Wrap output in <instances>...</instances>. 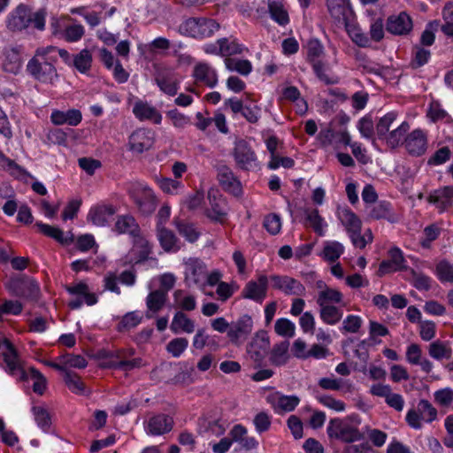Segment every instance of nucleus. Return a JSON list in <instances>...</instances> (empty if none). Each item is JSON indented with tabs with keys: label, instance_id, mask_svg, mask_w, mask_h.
Wrapping results in <instances>:
<instances>
[{
	"label": "nucleus",
	"instance_id": "1",
	"mask_svg": "<svg viewBox=\"0 0 453 453\" xmlns=\"http://www.w3.org/2000/svg\"><path fill=\"white\" fill-rule=\"evenodd\" d=\"M2 359L4 363L3 367L4 372L14 378L17 382H28L29 378L35 381H39V376L45 377L39 370L30 366L26 370L24 362L15 346L5 337H2Z\"/></svg>",
	"mask_w": 453,
	"mask_h": 453
},
{
	"label": "nucleus",
	"instance_id": "2",
	"mask_svg": "<svg viewBox=\"0 0 453 453\" xmlns=\"http://www.w3.org/2000/svg\"><path fill=\"white\" fill-rule=\"evenodd\" d=\"M4 287L11 296L24 297L32 302H38L41 296L37 281L26 274L11 275Z\"/></svg>",
	"mask_w": 453,
	"mask_h": 453
},
{
	"label": "nucleus",
	"instance_id": "3",
	"mask_svg": "<svg viewBox=\"0 0 453 453\" xmlns=\"http://www.w3.org/2000/svg\"><path fill=\"white\" fill-rule=\"evenodd\" d=\"M326 434L329 439H336L345 443H352L365 439V434L356 426L339 418L330 419Z\"/></svg>",
	"mask_w": 453,
	"mask_h": 453
},
{
	"label": "nucleus",
	"instance_id": "4",
	"mask_svg": "<svg viewBox=\"0 0 453 453\" xmlns=\"http://www.w3.org/2000/svg\"><path fill=\"white\" fill-rule=\"evenodd\" d=\"M219 25L211 19L189 18L179 27V31L185 35L194 38L211 36L218 30Z\"/></svg>",
	"mask_w": 453,
	"mask_h": 453
},
{
	"label": "nucleus",
	"instance_id": "5",
	"mask_svg": "<svg viewBox=\"0 0 453 453\" xmlns=\"http://www.w3.org/2000/svg\"><path fill=\"white\" fill-rule=\"evenodd\" d=\"M56 61V57L44 60L33 57L27 65V72L40 82L53 83L54 79L58 77L57 69L54 66Z\"/></svg>",
	"mask_w": 453,
	"mask_h": 453
},
{
	"label": "nucleus",
	"instance_id": "6",
	"mask_svg": "<svg viewBox=\"0 0 453 453\" xmlns=\"http://www.w3.org/2000/svg\"><path fill=\"white\" fill-rule=\"evenodd\" d=\"M232 155L237 166L242 170L250 171L253 165H256L257 155L250 143L244 139L237 140L234 142Z\"/></svg>",
	"mask_w": 453,
	"mask_h": 453
},
{
	"label": "nucleus",
	"instance_id": "7",
	"mask_svg": "<svg viewBox=\"0 0 453 453\" xmlns=\"http://www.w3.org/2000/svg\"><path fill=\"white\" fill-rule=\"evenodd\" d=\"M253 329L252 318L244 314L236 321L231 322L230 329L227 331V336L230 342L235 346H240L251 334Z\"/></svg>",
	"mask_w": 453,
	"mask_h": 453
},
{
	"label": "nucleus",
	"instance_id": "8",
	"mask_svg": "<svg viewBox=\"0 0 453 453\" xmlns=\"http://www.w3.org/2000/svg\"><path fill=\"white\" fill-rule=\"evenodd\" d=\"M268 288V278L266 275H260L257 281H249L242 292V296L262 303L266 297Z\"/></svg>",
	"mask_w": 453,
	"mask_h": 453
},
{
	"label": "nucleus",
	"instance_id": "9",
	"mask_svg": "<svg viewBox=\"0 0 453 453\" xmlns=\"http://www.w3.org/2000/svg\"><path fill=\"white\" fill-rule=\"evenodd\" d=\"M154 80L160 90L166 95L173 96L177 94L179 81L171 70L157 67Z\"/></svg>",
	"mask_w": 453,
	"mask_h": 453
},
{
	"label": "nucleus",
	"instance_id": "10",
	"mask_svg": "<svg viewBox=\"0 0 453 453\" xmlns=\"http://www.w3.org/2000/svg\"><path fill=\"white\" fill-rule=\"evenodd\" d=\"M208 199L211 204V209H207L205 215L213 222L222 224L227 215V203L226 198L216 196V192L210 190L208 192Z\"/></svg>",
	"mask_w": 453,
	"mask_h": 453
},
{
	"label": "nucleus",
	"instance_id": "11",
	"mask_svg": "<svg viewBox=\"0 0 453 453\" xmlns=\"http://www.w3.org/2000/svg\"><path fill=\"white\" fill-rule=\"evenodd\" d=\"M32 21V15L30 8L23 4H20L11 13L6 20V27L11 31H21L27 28Z\"/></svg>",
	"mask_w": 453,
	"mask_h": 453
},
{
	"label": "nucleus",
	"instance_id": "12",
	"mask_svg": "<svg viewBox=\"0 0 453 453\" xmlns=\"http://www.w3.org/2000/svg\"><path fill=\"white\" fill-rule=\"evenodd\" d=\"M270 279L273 283V288L283 291L286 295L303 296L305 293L304 286L294 278L272 275Z\"/></svg>",
	"mask_w": 453,
	"mask_h": 453
},
{
	"label": "nucleus",
	"instance_id": "13",
	"mask_svg": "<svg viewBox=\"0 0 453 453\" xmlns=\"http://www.w3.org/2000/svg\"><path fill=\"white\" fill-rule=\"evenodd\" d=\"M412 29V20L404 12L398 15H391L388 18L386 30L395 35L409 34Z\"/></svg>",
	"mask_w": 453,
	"mask_h": 453
},
{
	"label": "nucleus",
	"instance_id": "14",
	"mask_svg": "<svg viewBox=\"0 0 453 453\" xmlns=\"http://www.w3.org/2000/svg\"><path fill=\"white\" fill-rule=\"evenodd\" d=\"M150 134V131L146 129H138L133 132L128 139L129 150L139 154L149 150L154 143Z\"/></svg>",
	"mask_w": 453,
	"mask_h": 453
},
{
	"label": "nucleus",
	"instance_id": "15",
	"mask_svg": "<svg viewBox=\"0 0 453 453\" xmlns=\"http://www.w3.org/2000/svg\"><path fill=\"white\" fill-rule=\"evenodd\" d=\"M218 179L226 191L234 196H239L242 193V184L228 166L221 165L219 167Z\"/></svg>",
	"mask_w": 453,
	"mask_h": 453
},
{
	"label": "nucleus",
	"instance_id": "16",
	"mask_svg": "<svg viewBox=\"0 0 453 453\" xmlns=\"http://www.w3.org/2000/svg\"><path fill=\"white\" fill-rule=\"evenodd\" d=\"M133 199L143 215H150L156 210L157 198L153 191L148 187L143 188L141 192L134 195Z\"/></svg>",
	"mask_w": 453,
	"mask_h": 453
},
{
	"label": "nucleus",
	"instance_id": "17",
	"mask_svg": "<svg viewBox=\"0 0 453 453\" xmlns=\"http://www.w3.org/2000/svg\"><path fill=\"white\" fill-rule=\"evenodd\" d=\"M157 237L161 248L165 252H177L182 247L180 239L174 232L165 226H157Z\"/></svg>",
	"mask_w": 453,
	"mask_h": 453
},
{
	"label": "nucleus",
	"instance_id": "18",
	"mask_svg": "<svg viewBox=\"0 0 453 453\" xmlns=\"http://www.w3.org/2000/svg\"><path fill=\"white\" fill-rule=\"evenodd\" d=\"M404 143L409 154L412 156H421L426 150V137L420 129H415L408 134Z\"/></svg>",
	"mask_w": 453,
	"mask_h": 453
},
{
	"label": "nucleus",
	"instance_id": "19",
	"mask_svg": "<svg viewBox=\"0 0 453 453\" xmlns=\"http://www.w3.org/2000/svg\"><path fill=\"white\" fill-rule=\"evenodd\" d=\"M331 17L344 25L349 23V14L352 12L350 4L346 0H326Z\"/></svg>",
	"mask_w": 453,
	"mask_h": 453
},
{
	"label": "nucleus",
	"instance_id": "20",
	"mask_svg": "<svg viewBox=\"0 0 453 453\" xmlns=\"http://www.w3.org/2000/svg\"><path fill=\"white\" fill-rule=\"evenodd\" d=\"M173 426V418L165 414L153 416L148 423L149 433L152 435H161L169 433Z\"/></svg>",
	"mask_w": 453,
	"mask_h": 453
},
{
	"label": "nucleus",
	"instance_id": "21",
	"mask_svg": "<svg viewBox=\"0 0 453 453\" xmlns=\"http://www.w3.org/2000/svg\"><path fill=\"white\" fill-rule=\"evenodd\" d=\"M452 198L453 187L445 186L432 192L428 196L427 201L430 203L435 204L441 211H444L452 205Z\"/></svg>",
	"mask_w": 453,
	"mask_h": 453
},
{
	"label": "nucleus",
	"instance_id": "22",
	"mask_svg": "<svg viewBox=\"0 0 453 453\" xmlns=\"http://www.w3.org/2000/svg\"><path fill=\"white\" fill-rule=\"evenodd\" d=\"M21 46L12 47L4 52L2 67L5 72L17 74L21 68Z\"/></svg>",
	"mask_w": 453,
	"mask_h": 453
},
{
	"label": "nucleus",
	"instance_id": "23",
	"mask_svg": "<svg viewBox=\"0 0 453 453\" xmlns=\"http://www.w3.org/2000/svg\"><path fill=\"white\" fill-rule=\"evenodd\" d=\"M368 208V216L372 219H386L391 223L398 220L397 217L392 212L391 203L387 201H380Z\"/></svg>",
	"mask_w": 453,
	"mask_h": 453
},
{
	"label": "nucleus",
	"instance_id": "24",
	"mask_svg": "<svg viewBox=\"0 0 453 453\" xmlns=\"http://www.w3.org/2000/svg\"><path fill=\"white\" fill-rule=\"evenodd\" d=\"M116 213V209L112 205H96L90 209L88 219L99 226L108 224V219Z\"/></svg>",
	"mask_w": 453,
	"mask_h": 453
},
{
	"label": "nucleus",
	"instance_id": "25",
	"mask_svg": "<svg viewBox=\"0 0 453 453\" xmlns=\"http://www.w3.org/2000/svg\"><path fill=\"white\" fill-rule=\"evenodd\" d=\"M193 76L210 88H214L218 83L216 71L206 63H198L194 68Z\"/></svg>",
	"mask_w": 453,
	"mask_h": 453
},
{
	"label": "nucleus",
	"instance_id": "26",
	"mask_svg": "<svg viewBox=\"0 0 453 453\" xmlns=\"http://www.w3.org/2000/svg\"><path fill=\"white\" fill-rule=\"evenodd\" d=\"M51 121L55 125L68 124L70 126H77L82 119L81 111L70 109L66 111H54L50 116Z\"/></svg>",
	"mask_w": 453,
	"mask_h": 453
},
{
	"label": "nucleus",
	"instance_id": "27",
	"mask_svg": "<svg viewBox=\"0 0 453 453\" xmlns=\"http://www.w3.org/2000/svg\"><path fill=\"white\" fill-rule=\"evenodd\" d=\"M35 226L42 234L56 240L61 244H70L74 240L73 234H71V238H64V233L58 227L52 226L42 222H36Z\"/></svg>",
	"mask_w": 453,
	"mask_h": 453
},
{
	"label": "nucleus",
	"instance_id": "28",
	"mask_svg": "<svg viewBox=\"0 0 453 453\" xmlns=\"http://www.w3.org/2000/svg\"><path fill=\"white\" fill-rule=\"evenodd\" d=\"M173 223L179 234L190 243L196 242L201 235V233L193 223H188L179 219H175Z\"/></svg>",
	"mask_w": 453,
	"mask_h": 453
},
{
	"label": "nucleus",
	"instance_id": "29",
	"mask_svg": "<svg viewBox=\"0 0 453 453\" xmlns=\"http://www.w3.org/2000/svg\"><path fill=\"white\" fill-rule=\"evenodd\" d=\"M170 328L173 332L178 333L182 330L186 333H193L195 330V324L184 312L177 311L171 323Z\"/></svg>",
	"mask_w": 453,
	"mask_h": 453
},
{
	"label": "nucleus",
	"instance_id": "30",
	"mask_svg": "<svg viewBox=\"0 0 453 453\" xmlns=\"http://www.w3.org/2000/svg\"><path fill=\"white\" fill-rule=\"evenodd\" d=\"M268 10L271 18L280 25L285 26L289 22L288 12L279 0H269Z\"/></svg>",
	"mask_w": 453,
	"mask_h": 453
},
{
	"label": "nucleus",
	"instance_id": "31",
	"mask_svg": "<svg viewBox=\"0 0 453 453\" xmlns=\"http://www.w3.org/2000/svg\"><path fill=\"white\" fill-rule=\"evenodd\" d=\"M319 317L327 325H336L342 318V311L334 305L319 306Z\"/></svg>",
	"mask_w": 453,
	"mask_h": 453
},
{
	"label": "nucleus",
	"instance_id": "32",
	"mask_svg": "<svg viewBox=\"0 0 453 453\" xmlns=\"http://www.w3.org/2000/svg\"><path fill=\"white\" fill-rule=\"evenodd\" d=\"M289 347L288 341H283L273 346L271 351L270 361L273 365L280 366L283 365L288 361V350Z\"/></svg>",
	"mask_w": 453,
	"mask_h": 453
},
{
	"label": "nucleus",
	"instance_id": "33",
	"mask_svg": "<svg viewBox=\"0 0 453 453\" xmlns=\"http://www.w3.org/2000/svg\"><path fill=\"white\" fill-rule=\"evenodd\" d=\"M428 353L431 357L436 360L442 358L449 359L452 355V349L448 346L447 342L437 340L429 345Z\"/></svg>",
	"mask_w": 453,
	"mask_h": 453
},
{
	"label": "nucleus",
	"instance_id": "34",
	"mask_svg": "<svg viewBox=\"0 0 453 453\" xmlns=\"http://www.w3.org/2000/svg\"><path fill=\"white\" fill-rule=\"evenodd\" d=\"M342 301V294L339 290L331 288H326V289L321 290L317 298L319 306L340 303Z\"/></svg>",
	"mask_w": 453,
	"mask_h": 453
},
{
	"label": "nucleus",
	"instance_id": "35",
	"mask_svg": "<svg viewBox=\"0 0 453 453\" xmlns=\"http://www.w3.org/2000/svg\"><path fill=\"white\" fill-rule=\"evenodd\" d=\"M2 168L8 172L12 177L16 179H21L23 176H27L34 179V176L30 174L26 169L18 165L14 160L10 159L2 153Z\"/></svg>",
	"mask_w": 453,
	"mask_h": 453
},
{
	"label": "nucleus",
	"instance_id": "36",
	"mask_svg": "<svg viewBox=\"0 0 453 453\" xmlns=\"http://www.w3.org/2000/svg\"><path fill=\"white\" fill-rule=\"evenodd\" d=\"M278 395L277 403L272 402L274 409H280L286 412L293 411L300 403V398L297 395H285L279 392L276 393Z\"/></svg>",
	"mask_w": 453,
	"mask_h": 453
},
{
	"label": "nucleus",
	"instance_id": "37",
	"mask_svg": "<svg viewBox=\"0 0 453 453\" xmlns=\"http://www.w3.org/2000/svg\"><path fill=\"white\" fill-rule=\"evenodd\" d=\"M225 65L229 71H235L242 75H248L252 70L251 63L247 59L226 58Z\"/></svg>",
	"mask_w": 453,
	"mask_h": 453
},
{
	"label": "nucleus",
	"instance_id": "38",
	"mask_svg": "<svg viewBox=\"0 0 453 453\" xmlns=\"http://www.w3.org/2000/svg\"><path fill=\"white\" fill-rule=\"evenodd\" d=\"M410 129V125L408 122H403L397 128L392 130L390 133L387 134L384 138L386 140L387 144L395 149L397 147L403 139V137L406 134L408 130Z\"/></svg>",
	"mask_w": 453,
	"mask_h": 453
},
{
	"label": "nucleus",
	"instance_id": "39",
	"mask_svg": "<svg viewBox=\"0 0 453 453\" xmlns=\"http://www.w3.org/2000/svg\"><path fill=\"white\" fill-rule=\"evenodd\" d=\"M435 274L441 282L453 283V265L446 259L439 261L435 266Z\"/></svg>",
	"mask_w": 453,
	"mask_h": 453
},
{
	"label": "nucleus",
	"instance_id": "40",
	"mask_svg": "<svg viewBox=\"0 0 453 453\" xmlns=\"http://www.w3.org/2000/svg\"><path fill=\"white\" fill-rule=\"evenodd\" d=\"M91 64L92 55L87 49L81 50L73 57V65L81 73L88 72L91 68Z\"/></svg>",
	"mask_w": 453,
	"mask_h": 453
},
{
	"label": "nucleus",
	"instance_id": "41",
	"mask_svg": "<svg viewBox=\"0 0 453 453\" xmlns=\"http://www.w3.org/2000/svg\"><path fill=\"white\" fill-rule=\"evenodd\" d=\"M341 221L349 234L357 229H361L362 222L359 218L350 210H343L341 216Z\"/></svg>",
	"mask_w": 453,
	"mask_h": 453
},
{
	"label": "nucleus",
	"instance_id": "42",
	"mask_svg": "<svg viewBox=\"0 0 453 453\" xmlns=\"http://www.w3.org/2000/svg\"><path fill=\"white\" fill-rule=\"evenodd\" d=\"M166 294L161 289L152 291L147 296L149 310L157 312L162 309L166 300Z\"/></svg>",
	"mask_w": 453,
	"mask_h": 453
},
{
	"label": "nucleus",
	"instance_id": "43",
	"mask_svg": "<svg viewBox=\"0 0 453 453\" xmlns=\"http://www.w3.org/2000/svg\"><path fill=\"white\" fill-rule=\"evenodd\" d=\"M311 65L317 78L319 81H323L326 85H333L338 83L339 80L337 77H329L326 73V71L328 69V65L325 62L319 60L314 63H311Z\"/></svg>",
	"mask_w": 453,
	"mask_h": 453
},
{
	"label": "nucleus",
	"instance_id": "44",
	"mask_svg": "<svg viewBox=\"0 0 453 453\" xmlns=\"http://www.w3.org/2000/svg\"><path fill=\"white\" fill-rule=\"evenodd\" d=\"M346 30L352 41L359 47H368L370 44V39L364 34L361 29L356 25H350L349 22L344 25Z\"/></svg>",
	"mask_w": 453,
	"mask_h": 453
},
{
	"label": "nucleus",
	"instance_id": "45",
	"mask_svg": "<svg viewBox=\"0 0 453 453\" xmlns=\"http://www.w3.org/2000/svg\"><path fill=\"white\" fill-rule=\"evenodd\" d=\"M396 116L395 112L391 111L380 119L376 125V134L379 139L384 140L388 134L391 124L395 120Z\"/></svg>",
	"mask_w": 453,
	"mask_h": 453
},
{
	"label": "nucleus",
	"instance_id": "46",
	"mask_svg": "<svg viewBox=\"0 0 453 453\" xmlns=\"http://www.w3.org/2000/svg\"><path fill=\"white\" fill-rule=\"evenodd\" d=\"M64 381L67 388L75 394H84L85 385L81 377L73 372H66L64 376Z\"/></svg>",
	"mask_w": 453,
	"mask_h": 453
},
{
	"label": "nucleus",
	"instance_id": "47",
	"mask_svg": "<svg viewBox=\"0 0 453 453\" xmlns=\"http://www.w3.org/2000/svg\"><path fill=\"white\" fill-rule=\"evenodd\" d=\"M270 341L269 336L267 335V332L265 330H260L256 333L252 342L249 344L247 350L249 353L253 352V349H262L263 351H266L269 349Z\"/></svg>",
	"mask_w": 453,
	"mask_h": 453
},
{
	"label": "nucleus",
	"instance_id": "48",
	"mask_svg": "<svg viewBox=\"0 0 453 453\" xmlns=\"http://www.w3.org/2000/svg\"><path fill=\"white\" fill-rule=\"evenodd\" d=\"M217 44L219 45L220 56L229 57L232 55L241 54L242 52V45L238 44L234 41L229 42L227 38H221L217 41Z\"/></svg>",
	"mask_w": 453,
	"mask_h": 453
},
{
	"label": "nucleus",
	"instance_id": "49",
	"mask_svg": "<svg viewBox=\"0 0 453 453\" xmlns=\"http://www.w3.org/2000/svg\"><path fill=\"white\" fill-rule=\"evenodd\" d=\"M32 412L38 426L43 431H48L51 425V418L49 411L43 407L34 406Z\"/></svg>",
	"mask_w": 453,
	"mask_h": 453
},
{
	"label": "nucleus",
	"instance_id": "50",
	"mask_svg": "<svg viewBox=\"0 0 453 453\" xmlns=\"http://www.w3.org/2000/svg\"><path fill=\"white\" fill-rule=\"evenodd\" d=\"M306 221L313 228L314 232L320 236L324 235V230L322 227L323 219L319 213L318 209H305Z\"/></svg>",
	"mask_w": 453,
	"mask_h": 453
},
{
	"label": "nucleus",
	"instance_id": "51",
	"mask_svg": "<svg viewBox=\"0 0 453 453\" xmlns=\"http://www.w3.org/2000/svg\"><path fill=\"white\" fill-rule=\"evenodd\" d=\"M414 57L411 62V66L413 69H418L426 65L430 57L431 52L429 50L423 48V46H414Z\"/></svg>",
	"mask_w": 453,
	"mask_h": 453
},
{
	"label": "nucleus",
	"instance_id": "52",
	"mask_svg": "<svg viewBox=\"0 0 453 453\" xmlns=\"http://www.w3.org/2000/svg\"><path fill=\"white\" fill-rule=\"evenodd\" d=\"M324 47L318 39H311L307 43V60L314 63L319 61V58L323 54Z\"/></svg>",
	"mask_w": 453,
	"mask_h": 453
},
{
	"label": "nucleus",
	"instance_id": "53",
	"mask_svg": "<svg viewBox=\"0 0 453 453\" xmlns=\"http://www.w3.org/2000/svg\"><path fill=\"white\" fill-rule=\"evenodd\" d=\"M141 320L142 317H140L135 311L127 312L118 324L117 329L119 332L129 330L139 325Z\"/></svg>",
	"mask_w": 453,
	"mask_h": 453
},
{
	"label": "nucleus",
	"instance_id": "54",
	"mask_svg": "<svg viewBox=\"0 0 453 453\" xmlns=\"http://www.w3.org/2000/svg\"><path fill=\"white\" fill-rule=\"evenodd\" d=\"M342 253L343 246L338 242L327 243L323 250L324 258L332 263L335 262Z\"/></svg>",
	"mask_w": 453,
	"mask_h": 453
},
{
	"label": "nucleus",
	"instance_id": "55",
	"mask_svg": "<svg viewBox=\"0 0 453 453\" xmlns=\"http://www.w3.org/2000/svg\"><path fill=\"white\" fill-rule=\"evenodd\" d=\"M295 324L288 319H279L274 325L275 332L280 336L293 337L295 334Z\"/></svg>",
	"mask_w": 453,
	"mask_h": 453
},
{
	"label": "nucleus",
	"instance_id": "56",
	"mask_svg": "<svg viewBox=\"0 0 453 453\" xmlns=\"http://www.w3.org/2000/svg\"><path fill=\"white\" fill-rule=\"evenodd\" d=\"M23 311V304L15 299H2V315H19Z\"/></svg>",
	"mask_w": 453,
	"mask_h": 453
},
{
	"label": "nucleus",
	"instance_id": "57",
	"mask_svg": "<svg viewBox=\"0 0 453 453\" xmlns=\"http://www.w3.org/2000/svg\"><path fill=\"white\" fill-rule=\"evenodd\" d=\"M60 362L65 365L82 369L88 365L87 360L81 355L66 353L59 357Z\"/></svg>",
	"mask_w": 453,
	"mask_h": 453
},
{
	"label": "nucleus",
	"instance_id": "58",
	"mask_svg": "<svg viewBox=\"0 0 453 453\" xmlns=\"http://www.w3.org/2000/svg\"><path fill=\"white\" fill-rule=\"evenodd\" d=\"M439 27L438 20L430 21L426 29L422 32L420 37V44L421 46H431L434 44L435 40V35L434 30H436Z\"/></svg>",
	"mask_w": 453,
	"mask_h": 453
},
{
	"label": "nucleus",
	"instance_id": "59",
	"mask_svg": "<svg viewBox=\"0 0 453 453\" xmlns=\"http://www.w3.org/2000/svg\"><path fill=\"white\" fill-rule=\"evenodd\" d=\"M188 345V342L186 338H175L168 342L166 350L174 357H178L184 352Z\"/></svg>",
	"mask_w": 453,
	"mask_h": 453
},
{
	"label": "nucleus",
	"instance_id": "60",
	"mask_svg": "<svg viewBox=\"0 0 453 453\" xmlns=\"http://www.w3.org/2000/svg\"><path fill=\"white\" fill-rule=\"evenodd\" d=\"M263 226L269 234L273 235L277 234L281 227L280 216L276 213H270L266 215L264 219Z\"/></svg>",
	"mask_w": 453,
	"mask_h": 453
},
{
	"label": "nucleus",
	"instance_id": "61",
	"mask_svg": "<svg viewBox=\"0 0 453 453\" xmlns=\"http://www.w3.org/2000/svg\"><path fill=\"white\" fill-rule=\"evenodd\" d=\"M155 108L142 101L137 102L133 109V112L140 120L150 119L152 114H155Z\"/></svg>",
	"mask_w": 453,
	"mask_h": 453
},
{
	"label": "nucleus",
	"instance_id": "62",
	"mask_svg": "<svg viewBox=\"0 0 453 453\" xmlns=\"http://www.w3.org/2000/svg\"><path fill=\"white\" fill-rule=\"evenodd\" d=\"M388 255L390 257L389 261H391L392 264L395 265V271L408 270V267L404 265L405 259L403 257V252L399 248L394 247L390 249L388 251Z\"/></svg>",
	"mask_w": 453,
	"mask_h": 453
},
{
	"label": "nucleus",
	"instance_id": "63",
	"mask_svg": "<svg viewBox=\"0 0 453 453\" xmlns=\"http://www.w3.org/2000/svg\"><path fill=\"white\" fill-rule=\"evenodd\" d=\"M451 151L449 147L445 146L437 150L434 154L428 159L429 165H439L447 162L450 158Z\"/></svg>",
	"mask_w": 453,
	"mask_h": 453
},
{
	"label": "nucleus",
	"instance_id": "64",
	"mask_svg": "<svg viewBox=\"0 0 453 453\" xmlns=\"http://www.w3.org/2000/svg\"><path fill=\"white\" fill-rule=\"evenodd\" d=\"M78 164L88 175H93L96 170L102 166L100 160L92 157H81L78 159Z\"/></svg>",
	"mask_w": 453,
	"mask_h": 453
}]
</instances>
